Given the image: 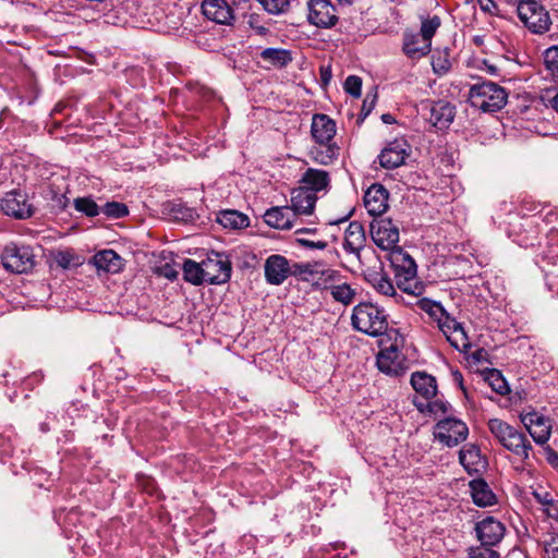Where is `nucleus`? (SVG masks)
<instances>
[{"instance_id": "f257e3e1", "label": "nucleus", "mask_w": 558, "mask_h": 558, "mask_svg": "<svg viewBox=\"0 0 558 558\" xmlns=\"http://www.w3.org/2000/svg\"><path fill=\"white\" fill-rule=\"evenodd\" d=\"M488 428L505 449L519 457L526 465H531L533 446L523 432L499 418L489 420Z\"/></svg>"}, {"instance_id": "f03ea898", "label": "nucleus", "mask_w": 558, "mask_h": 558, "mask_svg": "<svg viewBox=\"0 0 558 558\" xmlns=\"http://www.w3.org/2000/svg\"><path fill=\"white\" fill-rule=\"evenodd\" d=\"M351 320L354 329L371 337L383 336L388 330V315L385 310L371 302L355 305Z\"/></svg>"}, {"instance_id": "7ed1b4c3", "label": "nucleus", "mask_w": 558, "mask_h": 558, "mask_svg": "<svg viewBox=\"0 0 558 558\" xmlns=\"http://www.w3.org/2000/svg\"><path fill=\"white\" fill-rule=\"evenodd\" d=\"M506 89L493 82L474 84L469 90V102L483 112H495L507 104Z\"/></svg>"}, {"instance_id": "20e7f679", "label": "nucleus", "mask_w": 558, "mask_h": 558, "mask_svg": "<svg viewBox=\"0 0 558 558\" xmlns=\"http://www.w3.org/2000/svg\"><path fill=\"white\" fill-rule=\"evenodd\" d=\"M1 262L3 267L13 274H28L36 264L33 247L16 242L5 244Z\"/></svg>"}, {"instance_id": "39448f33", "label": "nucleus", "mask_w": 558, "mask_h": 558, "mask_svg": "<svg viewBox=\"0 0 558 558\" xmlns=\"http://www.w3.org/2000/svg\"><path fill=\"white\" fill-rule=\"evenodd\" d=\"M521 22L533 33L543 34L551 24L548 12L536 0H520L517 7Z\"/></svg>"}, {"instance_id": "423d86ee", "label": "nucleus", "mask_w": 558, "mask_h": 558, "mask_svg": "<svg viewBox=\"0 0 558 558\" xmlns=\"http://www.w3.org/2000/svg\"><path fill=\"white\" fill-rule=\"evenodd\" d=\"M469 436L466 424L456 417L448 416L437 422L434 427V437L447 447H456Z\"/></svg>"}, {"instance_id": "0eeeda50", "label": "nucleus", "mask_w": 558, "mask_h": 558, "mask_svg": "<svg viewBox=\"0 0 558 558\" xmlns=\"http://www.w3.org/2000/svg\"><path fill=\"white\" fill-rule=\"evenodd\" d=\"M390 263L395 269L398 287L405 292L415 293L410 286V282L416 277V264L414 259L401 247H397L390 253Z\"/></svg>"}, {"instance_id": "6e6552de", "label": "nucleus", "mask_w": 558, "mask_h": 558, "mask_svg": "<svg viewBox=\"0 0 558 558\" xmlns=\"http://www.w3.org/2000/svg\"><path fill=\"white\" fill-rule=\"evenodd\" d=\"M307 21L318 28H331L338 21V11L329 0H310Z\"/></svg>"}, {"instance_id": "1a4fd4ad", "label": "nucleus", "mask_w": 558, "mask_h": 558, "mask_svg": "<svg viewBox=\"0 0 558 558\" xmlns=\"http://www.w3.org/2000/svg\"><path fill=\"white\" fill-rule=\"evenodd\" d=\"M205 282L221 284L229 281L231 277V262L220 253H213L203 260Z\"/></svg>"}, {"instance_id": "9d476101", "label": "nucleus", "mask_w": 558, "mask_h": 558, "mask_svg": "<svg viewBox=\"0 0 558 558\" xmlns=\"http://www.w3.org/2000/svg\"><path fill=\"white\" fill-rule=\"evenodd\" d=\"M374 243L383 250H396L399 242V228L390 218L375 219L371 223Z\"/></svg>"}, {"instance_id": "9b49d317", "label": "nucleus", "mask_w": 558, "mask_h": 558, "mask_svg": "<svg viewBox=\"0 0 558 558\" xmlns=\"http://www.w3.org/2000/svg\"><path fill=\"white\" fill-rule=\"evenodd\" d=\"M0 207L4 215L21 220L28 219L34 214V208L28 203L27 195L15 190L5 193L0 202Z\"/></svg>"}, {"instance_id": "f8f14e48", "label": "nucleus", "mask_w": 558, "mask_h": 558, "mask_svg": "<svg viewBox=\"0 0 558 558\" xmlns=\"http://www.w3.org/2000/svg\"><path fill=\"white\" fill-rule=\"evenodd\" d=\"M411 146L403 138H397L386 145L378 156L379 165L385 169H396L405 163Z\"/></svg>"}, {"instance_id": "ddd939ff", "label": "nucleus", "mask_w": 558, "mask_h": 558, "mask_svg": "<svg viewBox=\"0 0 558 558\" xmlns=\"http://www.w3.org/2000/svg\"><path fill=\"white\" fill-rule=\"evenodd\" d=\"M264 271L267 283L280 286L291 277L290 260L283 255H270L265 260Z\"/></svg>"}, {"instance_id": "4468645a", "label": "nucleus", "mask_w": 558, "mask_h": 558, "mask_svg": "<svg viewBox=\"0 0 558 558\" xmlns=\"http://www.w3.org/2000/svg\"><path fill=\"white\" fill-rule=\"evenodd\" d=\"M424 109L428 110V121L438 130L450 126L456 116V107L446 100L427 101Z\"/></svg>"}, {"instance_id": "2eb2a0df", "label": "nucleus", "mask_w": 558, "mask_h": 558, "mask_svg": "<svg viewBox=\"0 0 558 558\" xmlns=\"http://www.w3.org/2000/svg\"><path fill=\"white\" fill-rule=\"evenodd\" d=\"M438 327L446 335L448 341L452 347L461 352H466L471 347L468 336L462 326L449 316L448 313L439 318Z\"/></svg>"}, {"instance_id": "dca6fc26", "label": "nucleus", "mask_w": 558, "mask_h": 558, "mask_svg": "<svg viewBox=\"0 0 558 558\" xmlns=\"http://www.w3.org/2000/svg\"><path fill=\"white\" fill-rule=\"evenodd\" d=\"M202 13L217 24L230 26L235 22L234 11L226 0H204Z\"/></svg>"}, {"instance_id": "f3484780", "label": "nucleus", "mask_w": 558, "mask_h": 558, "mask_svg": "<svg viewBox=\"0 0 558 558\" xmlns=\"http://www.w3.org/2000/svg\"><path fill=\"white\" fill-rule=\"evenodd\" d=\"M376 363L378 369L389 376H401L405 373L407 369L400 359V353L396 343H392L390 347L380 350L377 354Z\"/></svg>"}, {"instance_id": "a211bd4d", "label": "nucleus", "mask_w": 558, "mask_h": 558, "mask_svg": "<svg viewBox=\"0 0 558 558\" xmlns=\"http://www.w3.org/2000/svg\"><path fill=\"white\" fill-rule=\"evenodd\" d=\"M475 531L482 545L492 547L504 537L505 526L496 519L487 517L476 523Z\"/></svg>"}, {"instance_id": "6ab92c4d", "label": "nucleus", "mask_w": 558, "mask_h": 558, "mask_svg": "<svg viewBox=\"0 0 558 558\" xmlns=\"http://www.w3.org/2000/svg\"><path fill=\"white\" fill-rule=\"evenodd\" d=\"M336 122L324 113L313 116L311 134L316 144H336L332 142L336 135Z\"/></svg>"}, {"instance_id": "aec40b11", "label": "nucleus", "mask_w": 558, "mask_h": 558, "mask_svg": "<svg viewBox=\"0 0 558 558\" xmlns=\"http://www.w3.org/2000/svg\"><path fill=\"white\" fill-rule=\"evenodd\" d=\"M522 422L535 442L544 445L548 441L550 437L551 425L545 416L536 412H532L525 414L522 417Z\"/></svg>"}, {"instance_id": "412c9836", "label": "nucleus", "mask_w": 558, "mask_h": 558, "mask_svg": "<svg viewBox=\"0 0 558 558\" xmlns=\"http://www.w3.org/2000/svg\"><path fill=\"white\" fill-rule=\"evenodd\" d=\"M389 193L381 184H373L364 195V206L374 217L383 215L388 208Z\"/></svg>"}, {"instance_id": "4be33fe9", "label": "nucleus", "mask_w": 558, "mask_h": 558, "mask_svg": "<svg viewBox=\"0 0 558 558\" xmlns=\"http://www.w3.org/2000/svg\"><path fill=\"white\" fill-rule=\"evenodd\" d=\"M402 50L407 57L415 60L427 56L430 52L432 47L429 46V43L424 40V37H422L420 33L405 31L403 33Z\"/></svg>"}, {"instance_id": "5701e85b", "label": "nucleus", "mask_w": 558, "mask_h": 558, "mask_svg": "<svg viewBox=\"0 0 558 558\" xmlns=\"http://www.w3.org/2000/svg\"><path fill=\"white\" fill-rule=\"evenodd\" d=\"M365 242L366 236L363 226L357 221L350 222L345 230L343 248L360 259V254L365 246Z\"/></svg>"}, {"instance_id": "b1692460", "label": "nucleus", "mask_w": 558, "mask_h": 558, "mask_svg": "<svg viewBox=\"0 0 558 558\" xmlns=\"http://www.w3.org/2000/svg\"><path fill=\"white\" fill-rule=\"evenodd\" d=\"M317 196L310 190L299 187L293 190L291 195V210L292 216L295 215H311L314 211Z\"/></svg>"}, {"instance_id": "393cba45", "label": "nucleus", "mask_w": 558, "mask_h": 558, "mask_svg": "<svg viewBox=\"0 0 558 558\" xmlns=\"http://www.w3.org/2000/svg\"><path fill=\"white\" fill-rule=\"evenodd\" d=\"M301 187L316 193L326 190L330 183L329 172L326 170L308 168L302 175Z\"/></svg>"}, {"instance_id": "a878e982", "label": "nucleus", "mask_w": 558, "mask_h": 558, "mask_svg": "<svg viewBox=\"0 0 558 558\" xmlns=\"http://www.w3.org/2000/svg\"><path fill=\"white\" fill-rule=\"evenodd\" d=\"M93 264L98 271L117 274L123 268V259L112 250H104L93 257Z\"/></svg>"}, {"instance_id": "bb28decb", "label": "nucleus", "mask_w": 558, "mask_h": 558, "mask_svg": "<svg viewBox=\"0 0 558 558\" xmlns=\"http://www.w3.org/2000/svg\"><path fill=\"white\" fill-rule=\"evenodd\" d=\"M411 386L426 400H430L437 393L436 378L426 372H414L411 375Z\"/></svg>"}, {"instance_id": "cd10ccee", "label": "nucleus", "mask_w": 558, "mask_h": 558, "mask_svg": "<svg viewBox=\"0 0 558 558\" xmlns=\"http://www.w3.org/2000/svg\"><path fill=\"white\" fill-rule=\"evenodd\" d=\"M290 207H272L264 215L265 222L276 229L288 230L292 228Z\"/></svg>"}, {"instance_id": "c85d7f7f", "label": "nucleus", "mask_w": 558, "mask_h": 558, "mask_svg": "<svg viewBox=\"0 0 558 558\" xmlns=\"http://www.w3.org/2000/svg\"><path fill=\"white\" fill-rule=\"evenodd\" d=\"M471 495L475 505L480 507L492 506L496 502V496L489 488L488 484L482 480H473L470 482Z\"/></svg>"}, {"instance_id": "c756f323", "label": "nucleus", "mask_w": 558, "mask_h": 558, "mask_svg": "<svg viewBox=\"0 0 558 558\" xmlns=\"http://www.w3.org/2000/svg\"><path fill=\"white\" fill-rule=\"evenodd\" d=\"M340 154V147L337 144H317L311 148L310 156L314 162L328 166L332 163Z\"/></svg>"}, {"instance_id": "7c9ffc66", "label": "nucleus", "mask_w": 558, "mask_h": 558, "mask_svg": "<svg viewBox=\"0 0 558 558\" xmlns=\"http://www.w3.org/2000/svg\"><path fill=\"white\" fill-rule=\"evenodd\" d=\"M217 222L230 230H240L248 227L250 219L238 210H222L217 216Z\"/></svg>"}, {"instance_id": "2f4dec72", "label": "nucleus", "mask_w": 558, "mask_h": 558, "mask_svg": "<svg viewBox=\"0 0 558 558\" xmlns=\"http://www.w3.org/2000/svg\"><path fill=\"white\" fill-rule=\"evenodd\" d=\"M459 461L469 473L477 471V466L482 462L480 448L472 444L463 446L459 451Z\"/></svg>"}, {"instance_id": "473e14b6", "label": "nucleus", "mask_w": 558, "mask_h": 558, "mask_svg": "<svg viewBox=\"0 0 558 558\" xmlns=\"http://www.w3.org/2000/svg\"><path fill=\"white\" fill-rule=\"evenodd\" d=\"M367 281L380 294L392 296L396 293L395 287L388 276L383 271H372L367 275Z\"/></svg>"}, {"instance_id": "72a5a7b5", "label": "nucleus", "mask_w": 558, "mask_h": 558, "mask_svg": "<svg viewBox=\"0 0 558 558\" xmlns=\"http://www.w3.org/2000/svg\"><path fill=\"white\" fill-rule=\"evenodd\" d=\"M183 276L192 284H202L205 282L203 263L198 264L192 259H186L183 264Z\"/></svg>"}, {"instance_id": "f704fd0d", "label": "nucleus", "mask_w": 558, "mask_h": 558, "mask_svg": "<svg viewBox=\"0 0 558 558\" xmlns=\"http://www.w3.org/2000/svg\"><path fill=\"white\" fill-rule=\"evenodd\" d=\"M440 25H441V20L438 15L421 16L420 34L422 37H424V40L426 43H429L430 47H432V39H433L434 35L436 34V32L438 31V28L440 27Z\"/></svg>"}, {"instance_id": "c9c22d12", "label": "nucleus", "mask_w": 558, "mask_h": 558, "mask_svg": "<svg viewBox=\"0 0 558 558\" xmlns=\"http://www.w3.org/2000/svg\"><path fill=\"white\" fill-rule=\"evenodd\" d=\"M260 57L272 65L283 66L291 61L290 52L284 49L267 48L260 52Z\"/></svg>"}, {"instance_id": "e433bc0d", "label": "nucleus", "mask_w": 558, "mask_h": 558, "mask_svg": "<svg viewBox=\"0 0 558 558\" xmlns=\"http://www.w3.org/2000/svg\"><path fill=\"white\" fill-rule=\"evenodd\" d=\"M533 496L536 499V501L544 507L543 512L547 517L556 518L558 515V509L554 505V499L548 492H546L544 489L534 490Z\"/></svg>"}, {"instance_id": "4c0bfd02", "label": "nucleus", "mask_w": 558, "mask_h": 558, "mask_svg": "<svg viewBox=\"0 0 558 558\" xmlns=\"http://www.w3.org/2000/svg\"><path fill=\"white\" fill-rule=\"evenodd\" d=\"M74 208L87 217H96L100 214L99 207L92 197H77L74 199Z\"/></svg>"}, {"instance_id": "58836bf2", "label": "nucleus", "mask_w": 558, "mask_h": 558, "mask_svg": "<svg viewBox=\"0 0 558 558\" xmlns=\"http://www.w3.org/2000/svg\"><path fill=\"white\" fill-rule=\"evenodd\" d=\"M432 66L436 74H446L451 68V62L449 60L448 52L437 51L436 53H434L432 57Z\"/></svg>"}, {"instance_id": "ea45409f", "label": "nucleus", "mask_w": 558, "mask_h": 558, "mask_svg": "<svg viewBox=\"0 0 558 558\" xmlns=\"http://www.w3.org/2000/svg\"><path fill=\"white\" fill-rule=\"evenodd\" d=\"M418 307L423 312L427 313L436 322H438L439 318L444 317V315L447 313L440 303L432 301L429 299H422L418 302Z\"/></svg>"}, {"instance_id": "a19ab883", "label": "nucleus", "mask_w": 558, "mask_h": 558, "mask_svg": "<svg viewBox=\"0 0 558 558\" xmlns=\"http://www.w3.org/2000/svg\"><path fill=\"white\" fill-rule=\"evenodd\" d=\"M330 293L336 301L344 305L350 304L355 295L354 290L347 283L332 287Z\"/></svg>"}, {"instance_id": "79ce46f5", "label": "nucleus", "mask_w": 558, "mask_h": 558, "mask_svg": "<svg viewBox=\"0 0 558 558\" xmlns=\"http://www.w3.org/2000/svg\"><path fill=\"white\" fill-rule=\"evenodd\" d=\"M544 62L554 80L558 81V47H550L545 51Z\"/></svg>"}, {"instance_id": "37998d69", "label": "nucleus", "mask_w": 558, "mask_h": 558, "mask_svg": "<svg viewBox=\"0 0 558 558\" xmlns=\"http://www.w3.org/2000/svg\"><path fill=\"white\" fill-rule=\"evenodd\" d=\"M100 213H104L109 218H122L129 214V209L123 203L109 202L101 207Z\"/></svg>"}, {"instance_id": "c03bdc74", "label": "nucleus", "mask_w": 558, "mask_h": 558, "mask_svg": "<svg viewBox=\"0 0 558 558\" xmlns=\"http://www.w3.org/2000/svg\"><path fill=\"white\" fill-rule=\"evenodd\" d=\"M258 2L271 14L284 13L290 8V0H258Z\"/></svg>"}, {"instance_id": "a18cd8bd", "label": "nucleus", "mask_w": 558, "mask_h": 558, "mask_svg": "<svg viewBox=\"0 0 558 558\" xmlns=\"http://www.w3.org/2000/svg\"><path fill=\"white\" fill-rule=\"evenodd\" d=\"M489 385L493 390L499 395H506L509 391V387L505 378L499 371L493 369L488 377Z\"/></svg>"}, {"instance_id": "49530a36", "label": "nucleus", "mask_w": 558, "mask_h": 558, "mask_svg": "<svg viewBox=\"0 0 558 558\" xmlns=\"http://www.w3.org/2000/svg\"><path fill=\"white\" fill-rule=\"evenodd\" d=\"M469 558H500L498 551L490 548V546L482 545L480 547L470 548Z\"/></svg>"}, {"instance_id": "de8ad7c7", "label": "nucleus", "mask_w": 558, "mask_h": 558, "mask_svg": "<svg viewBox=\"0 0 558 558\" xmlns=\"http://www.w3.org/2000/svg\"><path fill=\"white\" fill-rule=\"evenodd\" d=\"M362 80L356 75H350L344 82V90L351 96L359 98L361 96Z\"/></svg>"}, {"instance_id": "09e8293b", "label": "nucleus", "mask_w": 558, "mask_h": 558, "mask_svg": "<svg viewBox=\"0 0 558 558\" xmlns=\"http://www.w3.org/2000/svg\"><path fill=\"white\" fill-rule=\"evenodd\" d=\"M450 404L442 400L428 401L426 403L427 412L437 416L446 414L449 411Z\"/></svg>"}, {"instance_id": "8fccbe9b", "label": "nucleus", "mask_w": 558, "mask_h": 558, "mask_svg": "<svg viewBox=\"0 0 558 558\" xmlns=\"http://www.w3.org/2000/svg\"><path fill=\"white\" fill-rule=\"evenodd\" d=\"M377 100L376 94H367L365 99L363 100L362 109H361V119L364 120L374 109Z\"/></svg>"}, {"instance_id": "3c124183", "label": "nucleus", "mask_w": 558, "mask_h": 558, "mask_svg": "<svg viewBox=\"0 0 558 558\" xmlns=\"http://www.w3.org/2000/svg\"><path fill=\"white\" fill-rule=\"evenodd\" d=\"M290 271H291V276H294V277L306 275V274L313 275L314 272H316L312 268L311 264H299V263H294L292 265L290 264Z\"/></svg>"}, {"instance_id": "603ef678", "label": "nucleus", "mask_w": 558, "mask_h": 558, "mask_svg": "<svg viewBox=\"0 0 558 558\" xmlns=\"http://www.w3.org/2000/svg\"><path fill=\"white\" fill-rule=\"evenodd\" d=\"M544 551L547 558H558V538L551 537L545 543Z\"/></svg>"}, {"instance_id": "864d4df0", "label": "nucleus", "mask_w": 558, "mask_h": 558, "mask_svg": "<svg viewBox=\"0 0 558 558\" xmlns=\"http://www.w3.org/2000/svg\"><path fill=\"white\" fill-rule=\"evenodd\" d=\"M481 10L490 15H498V5L494 0H477Z\"/></svg>"}, {"instance_id": "5fc2aeb1", "label": "nucleus", "mask_w": 558, "mask_h": 558, "mask_svg": "<svg viewBox=\"0 0 558 558\" xmlns=\"http://www.w3.org/2000/svg\"><path fill=\"white\" fill-rule=\"evenodd\" d=\"M73 260V255L68 252H58L56 255V263L63 269H66L71 266Z\"/></svg>"}, {"instance_id": "6e6d98bb", "label": "nucleus", "mask_w": 558, "mask_h": 558, "mask_svg": "<svg viewBox=\"0 0 558 558\" xmlns=\"http://www.w3.org/2000/svg\"><path fill=\"white\" fill-rule=\"evenodd\" d=\"M299 242L303 246L311 247V248L324 250L327 246V243L325 241L314 242V241H310L306 239H299Z\"/></svg>"}, {"instance_id": "4d7b16f0", "label": "nucleus", "mask_w": 558, "mask_h": 558, "mask_svg": "<svg viewBox=\"0 0 558 558\" xmlns=\"http://www.w3.org/2000/svg\"><path fill=\"white\" fill-rule=\"evenodd\" d=\"M160 274L165 276L166 278L173 280L178 277V271L170 265L166 264L162 268Z\"/></svg>"}, {"instance_id": "13d9d810", "label": "nucleus", "mask_w": 558, "mask_h": 558, "mask_svg": "<svg viewBox=\"0 0 558 558\" xmlns=\"http://www.w3.org/2000/svg\"><path fill=\"white\" fill-rule=\"evenodd\" d=\"M322 80L324 83H328L331 77V72L329 69L322 68L320 70Z\"/></svg>"}, {"instance_id": "bf43d9fd", "label": "nucleus", "mask_w": 558, "mask_h": 558, "mask_svg": "<svg viewBox=\"0 0 558 558\" xmlns=\"http://www.w3.org/2000/svg\"><path fill=\"white\" fill-rule=\"evenodd\" d=\"M454 380L459 384L460 388L464 390L463 384H462V374L459 371H456L452 373Z\"/></svg>"}, {"instance_id": "052dcab7", "label": "nucleus", "mask_w": 558, "mask_h": 558, "mask_svg": "<svg viewBox=\"0 0 558 558\" xmlns=\"http://www.w3.org/2000/svg\"><path fill=\"white\" fill-rule=\"evenodd\" d=\"M507 558H529V556L521 550H517L512 551Z\"/></svg>"}, {"instance_id": "680f3d73", "label": "nucleus", "mask_w": 558, "mask_h": 558, "mask_svg": "<svg viewBox=\"0 0 558 558\" xmlns=\"http://www.w3.org/2000/svg\"><path fill=\"white\" fill-rule=\"evenodd\" d=\"M381 120L387 124L395 122V118L390 113L383 114Z\"/></svg>"}, {"instance_id": "e2e57ef3", "label": "nucleus", "mask_w": 558, "mask_h": 558, "mask_svg": "<svg viewBox=\"0 0 558 558\" xmlns=\"http://www.w3.org/2000/svg\"><path fill=\"white\" fill-rule=\"evenodd\" d=\"M484 353H485V351H484V350H482V349H481V350H477V351H475V352L472 354V357H473L475 361L480 362V361H481V359H482V355H483Z\"/></svg>"}, {"instance_id": "0e129e2a", "label": "nucleus", "mask_w": 558, "mask_h": 558, "mask_svg": "<svg viewBox=\"0 0 558 558\" xmlns=\"http://www.w3.org/2000/svg\"><path fill=\"white\" fill-rule=\"evenodd\" d=\"M353 214V209L350 210L345 216H343L342 218L338 219L335 223H340V222H343V221H347L349 220V218L352 216Z\"/></svg>"}, {"instance_id": "69168bd1", "label": "nucleus", "mask_w": 558, "mask_h": 558, "mask_svg": "<svg viewBox=\"0 0 558 558\" xmlns=\"http://www.w3.org/2000/svg\"><path fill=\"white\" fill-rule=\"evenodd\" d=\"M551 107L558 112V94L550 100Z\"/></svg>"}, {"instance_id": "338daca9", "label": "nucleus", "mask_w": 558, "mask_h": 558, "mask_svg": "<svg viewBox=\"0 0 558 558\" xmlns=\"http://www.w3.org/2000/svg\"><path fill=\"white\" fill-rule=\"evenodd\" d=\"M414 404H415V407H416L421 412H425V411H427V409H426V404H424V403H422V402H420V403H418V402H415V401H414Z\"/></svg>"}, {"instance_id": "774afa93", "label": "nucleus", "mask_w": 558, "mask_h": 558, "mask_svg": "<svg viewBox=\"0 0 558 558\" xmlns=\"http://www.w3.org/2000/svg\"><path fill=\"white\" fill-rule=\"evenodd\" d=\"M473 43L476 45V46H481L483 44V38L480 37V36H475L473 38Z\"/></svg>"}]
</instances>
